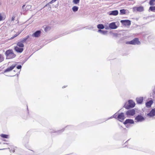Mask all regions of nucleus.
<instances>
[{"instance_id": "nucleus-1", "label": "nucleus", "mask_w": 155, "mask_h": 155, "mask_svg": "<svg viewBox=\"0 0 155 155\" xmlns=\"http://www.w3.org/2000/svg\"><path fill=\"white\" fill-rule=\"evenodd\" d=\"M6 59H11L15 57L16 55L15 54L12 49L7 50L5 53Z\"/></svg>"}, {"instance_id": "nucleus-2", "label": "nucleus", "mask_w": 155, "mask_h": 155, "mask_svg": "<svg viewBox=\"0 0 155 155\" xmlns=\"http://www.w3.org/2000/svg\"><path fill=\"white\" fill-rule=\"evenodd\" d=\"M24 45L23 43L18 42L17 45L14 48V50L18 53H21L24 50Z\"/></svg>"}, {"instance_id": "nucleus-3", "label": "nucleus", "mask_w": 155, "mask_h": 155, "mask_svg": "<svg viewBox=\"0 0 155 155\" xmlns=\"http://www.w3.org/2000/svg\"><path fill=\"white\" fill-rule=\"evenodd\" d=\"M114 117L117 119L120 122H122L125 119V117L124 114L123 113H121L118 114L117 113H115L114 115Z\"/></svg>"}, {"instance_id": "nucleus-4", "label": "nucleus", "mask_w": 155, "mask_h": 155, "mask_svg": "<svg viewBox=\"0 0 155 155\" xmlns=\"http://www.w3.org/2000/svg\"><path fill=\"white\" fill-rule=\"evenodd\" d=\"M126 44L130 45H140V42L137 38H135L132 41H127L126 42Z\"/></svg>"}, {"instance_id": "nucleus-5", "label": "nucleus", "mask_w": 155, "mask_h": 155, "mask_svg": "<svg viewBox=\"0 0 155 155\" xmlns=\"http://www.w3.org/2000/svg\"><path fill=\"white\" fill-rule=\"evenodd\" d=\"M128 104H126L124 105V107L125 108L128 109L131 108H133L135 106V103L132 100H129L128 101Z\"/></svg>"}, {"instance_id": "nucleus-6", "label": "nucleus", "mask_w": 155, "mask_h": 155, "mask_svg": "<svg viewBox=\"0 0 155 155\" xmlns=\"http://www.w3.org/2000/svg\"><path fill=\"white\" fill-rule=\"evenodd\" d=\"M135 114V111L134 109L129 110L127 111L126 114L127 116H131L134 115Z\"/></svg>"}, {"instance_id": "nucleus-7", "label": "nucleus", "mask_w": 155, "mask_h": 155, "mask_svg": "<svg viewBox=\"0 0 155 155\" xmlns=\"http://www.w3.org/2000/svg\"><path fill=\"white\" fill-rule=\"evenodd\" d=\"M135 120L136 122H142L144 120V118L141 115H138L136 117Z\"/></svg>"}, {"instance_id": "nucleus-8", "label": "nucleus", "mask_w": 155, "mask_h": 155, "mask_svg": "<svg viewBox=\"0 0 155 155\" xmlns=\"http://www.w3.org/2000/svg\"><path fill=\"white\" fill-rule=\"evenodd\" d=\"M16 64H14L12 65L9 67L8 68L4 71V73L9 72L13 70L16 66Z\"/></svg>"}, {"instance_id": "nucleus-9", "label": "nucleus", "mask_w": 155, "mask_h": 155, "mask_svg": "<svg viewBox=\"0 0 155 155\" xmlns=\"http://www.w3.org/2000/svg\"><path fill=\"white\" fill-rule=\"evenodd\" d=\"M120 22L125 25L129 26L131 24L130 21L128 20H122Z\"/></svg>"}, {"instance_id": "nucleus-10", "label": "nucleus", "mask_w": 155, "mask_h": 155, "mask_svg": "<svg viewBox=\"0 0 155 155\" xmlns=\"http://www.w3.org/2000/svg\"><path fill=\"white\" fill-rule=\"evenodd\" d=\"M41 33V32L40 31H36L35 33H33L32 35L33 37L38 38L40 36Z\"/></svg>"}, {"instance_id": "nucleus-11", "label": "nucleus", "mask_w": 155, "mask_h": 155, "mask_svg": "<svg viewBox=\"0 0 155 155\" xmlns=\"http://www.w3.org/2000/svg\"><path fill=\"white\" fill-rule=\"evenodd\" d=\"M147 115L150 117L155 116V109H152L150 113L147 114Z\"/></svg>"}, {"instance_id": "nucleus-12", "label": "nucleus", "mask_w": 155, "mask_h": 155, "mask_svg": "<svg viewBox=\"0 0 155 155\" xmlns=\"http://www.w3.org/2000/svg\"><path fill=\"white\" fill-rule=\"evenodd\" d=\"M118 14V12L117 10H114L110 11L109 12L110 15H117Z\"/></svg>"}, {"instance_id": "nucleus-13", "label": "nucleus", "mask_w": 155, "mask_h": 155, "mask_svg": "<svg viewBox=\"0 0 155 155\" xmlns=\"http://www.w3.org/2000/svg\"><path fill=\"white\" fill-rule=\"evenodd\" d=\"M133 124L134 123V121L133 120L130 119H126L125 121L124 122V124Z\"/></svg>"}, {"instance_id": "nucleus-14", "label": "nucleus", "mask_w": 155, "mask_h": 155, "mask_svg": "<svg viewBox=\"0 0 155 155\" xmlns=\"http://www.w3.org/2000/svg\"><path fill=\"white\" fill-rule=\"evenodd\" d=\"M109 27L110 28L112 29H115L117 28L115 22H112L110 23L109 25Z\"/></svg>"}, {"instance_id": "nucleus-15", "label": "nucleus", "mask_w": 155, "mask_h": 155, "mask_svg": "<svg viewBox=\"0 0 155 155\" xmlns=\"http://www.w3.org/2000/svg\"><path fill=\"white\" fill-rule=\"evenodd\" d=\"M153 103V101L152 100H150L146 103V107L148 108H150L151 107V105Z\"/></svg>"}, {"instance_id": "nucleus-16", "label": "nucleus", "mask_w": 155, "mask_h": 155, "mask_svg": "<svg viewBox=\"0 0 155 155\" xmlns=\"http://www.w3.org/2000/svg\"><path fill=\"white\" fill-rule=\"evenodd\" d=\"M137 102L138 104H141L143 100V98L142 97H137L136 99Z\"/></svg>"}, {"instance_id": "nucleus-17", "label": "nucleus", "mask_w": 155, "mask_h": 155, "mask_svg": "<svg viewBox=\"0 0 155 155\" xmlns=\"http://www.w3.org/2000/svg\"><path fill=\"white\" fill-rule=\"evenodd\" d=\"M30 35H28L26 37L23 38L21 41H20V42H21L23 43L24 42H25L30 37Z\"/></svg>"}, {"instance_id": "nucleus-18", "label": "nucleus", "mask_w": 155, "mask_h": 155, "mask_svg": "<svg viewBox=\"0 0 155 155\" xmlns=\"http://www.w3.org/2000/svg\"><path fill=\"white\" fill-rule=\"evenodd\" d=\"M136 10L138 12H142L144 10L142 6H140L136 8Z\"/></svg>"}, {"instance_id": "nucleus-19", "label": "nucleus", "mask_w": 155, "mask_h": 155, "mask_svg": "<svg viewBox=\"0 0 155 155\" xmlns=\"http://www.w3.org/2000/svg\"><path fill=\"white\" fill-rule=\"evenodd\" d=\"M0 136L3 138H8L9 135H8L2 134L0 135Z\"/></svg>"}, {"instance_id": "nucleus-20", "label": "nucleus", "mask_w": 155, "mask_h": 155, "mask_svg": "<svg viewBox=\"0 0 155 155\" xmlns=\"http://www.w3.org/2000/svg\"><path fill=\"white\" fill-rule=\"evenodd\" d=\"M126 13V10L124 9H121L120 10V14L121 15H124Z\"/></svg>"}, {"instance_id": "nucleus-21", "label": "nucleus", "mask_w": 155, "mask_h": 155, "mask_svg": "<svg viewBox=\"0 0 155 155\" xmlns=\"http://www.w3.org/2000/svg\"><path fill=\"white\" fill-rule=\"evenodd\" d=\"M149 4L150 5H155V0H150L149 1Z\"/></svg>"}, {"instance_id": "nucleus-22", "label": "nucleus", "mask_w": 155, "mask_h": 155, "mask_svg": "<svg viewBox=\"0 0 155 155\" xmlns=\"http://www.w3.org/2000/svg\"><path fill=\"white\" fill-rule=\"evenodd\" d=\"M97 28L99 29H103L104 28V26L103 24H100L97 25Z\"/></svg>"}, {"instance_id": "nucleus-23", "label": "nucleus", "mask_w": 155, "mask_h": 155, "mask_svg": "<svg viewBox=\"0 0 155 155\" xmlns=\"http://www.w3.org/2000/svg\"><path fill=\"white\" fill-rule=\"evenodd\" d=\"M149 10L153 12H155V6H150L149 8Z\"/></svg>"}, {"instance_id": "nucleus-24", "label": "nucleus", "mask_w": 155, "mask_h": 155, "mask_svg": "<svg viewBox=\"0 0 155 155\" xmlns=\"http://www.w3.org/2000/svg\"><path fill=\"white\" fill-rule=\"evenodd\" d=\"M51 29V27L49 26H46L45 28V32H47L49 31Z\"/></svg>"}, {"instance_id": "nucleus-25", "label": "nucleus", "mask_w": 155, "mask_h": 155, "mask_svg": "<svg viewBox=\"0 0 155 155\" xmlns=\"http://www.w3.org/2000/svg\"><path fill=\"white\" fill-rule=\"evenodd\" d=\"M72 10L74 12L77 11L78 10V7L76 6H74L72 8Z\"/></svg>"}, {"instance_id": "nucleus-26", "label": "nucleus", "mask_w": 155, "mask_h": 155, "mask_svg": "<svg viewBox=\"0 0 155 155\" xmlns=\"http://www.w3.org/2000/svg\"><path fill=\"white\" fill-rule=\"evenodd\" d=\"M4 58L2 54H0V62L4 60Z\"/></svg>"}, {"instance_id": "nucleus-27", "label": "nucleus", "mask_w": 155, "mask_h": 155, "mask_svg": "<svg viewBox=\"0 0 155 155\" xmlns=\"http://www.w3.org/2000/svg\"><path fill=\"white\" fill-rule=\"evenodd\" d=\"M80 0H73V2L75 4H77L79 2Z\"/></svg>"}, {"instance_id": "nucleus-28", "label": "nucleus", "mask_w": 155, "mask_h": 155, "mask_svg": "<svg viewBox=\"0 0 155 155\" xmlns=\"http://www.w3.org/2000/svg\"><path fill=\"white\" fill-rule=\"evenodd\" d=\"M5 18H4L1 14H0V21L4 20Z\"/></svg>"}, {"instance_id": "nucleus-29", "label": "nucleus", "mask_w": 155, "mask_h": 155, "mask_svg": "<svg viewBox=\"0 0 155 155\" xmlns=\"http://www.w3.org/2000/svg\"><path fill=\"white\" fill-rule=\"evenodd\" d=\"M19 35V34H16L14 36H12V37L11 38V39H12L14 38H15L17 36Z\"/></svg>"}, {"instance_id": "nucleus-30", "label": "nucleus", "mask_w": 155, "mask_h": 155, "mask_svg": "<svg viewBox=\"0 0 155 155\" xmlns=\"http://www.w3.org/2000/svg\"><path fill=\"white\" fill-rule=\"evenodd\" d=\"M21 65H19L17 66V68L18 69H21Z\"/></svg>"}, {"instance_id": "nucleus-31", "label": "nucleus", "mask_w": 155, "mask_h": 155, "mask_svg": "<svg viewBox=\"0 0 155 155\" xmlns=\"http://www.w3.org/2000/svg\"><path fill=\"white\" fill-rule=\"evenodd\" d=\"M15 17L14 16H13L12 17V21H14L15 20Z\"/></svg>"}, {"instance_id": "nucleus-32", "label": "nucleus", "mask_w": 155, "mask_h": 155, "mask_svg": "<svg viewBox=\"0 0 155 155\" xmlns=\"http://www.w3.org/2000/svg\"><path fill=\"white\" fill-rule=\"evenodd\" d=\"M102 31V30H99L98 31L99 32H101Z\"/></svg>"}, {"instance_id": "nucleus-33", "label": "nucleus", "mask_w": 155, "mask_h": 155, "mask_svg": "<svg viewBox=\"0 0 155 155\" xmlns=\"http://www.w3.org/2000/svg\"><path fill=\"white\" fill-rule=\"evenodd\" d=\"M67 87V86H64L62 88H65V87Z\"/></svg>"}, {"instance_id": "nucleus-34", "label": "nucleus", "mask_w": 155, "mask_h": 155, "mask_svg": "<svg viewBox=\"0 0 155 155\" xmlns=\"http://www.w3.org/2000/svg\"><path fill=\"white\" fill-rule=\"evenodd\" d=\"M17 74L18 75V73H17V74H15L14 75V76H15V75H16Z\"/></svg>"}, {"instance_id": "nucleus-35", "label": "nucleus", "mask_w": 155, "mask_h": 155, "mask_svg": "<svg viewBox=\"0 0 155 155\" xmlns=\"http://www.w3.org/2000/svg\"><path fill=\"white\" fill-rule=\"evenodd\" d=\"M25 6V5H24L22 6V8H23Z\"/></svg>"}, {"instance_id": "nucleus-36", "label": "nucleus", "mask_w": 155, "mask_h": 155, "mask_svg": "<svg viewBox=\"0 0 155 155\" xmlns=\"http://www.w3.org/2000/svg\"><path fill=\"white\" fill-rule=\"evenodd\" d=\"M27 6L31 7V6L30 5H28L27 6H26V7H27Z\"/></svg>"}]
</instances>
